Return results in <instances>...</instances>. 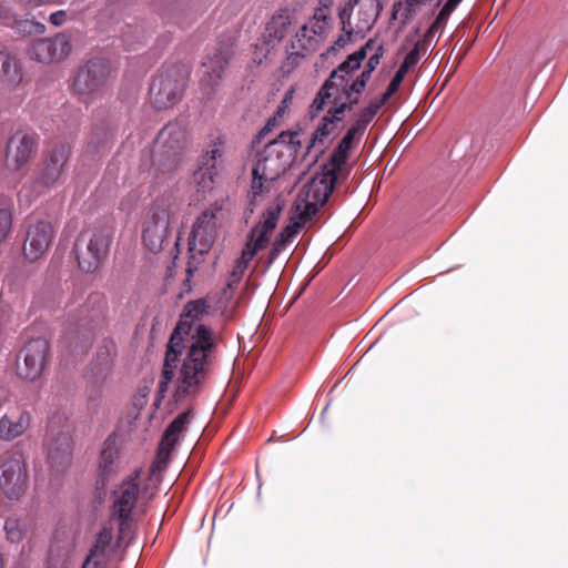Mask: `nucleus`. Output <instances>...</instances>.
I'll return each mask as SVG.
<instances>
[{"instance_id": "6ab92c4d", "label": "nucleus", "mask_w": 568, "mask_h": 568, "mask_svg": "<svg viewBox=\"0 0 568 568\" xmlns=\"http://www.w3.org/2000/svg\"><path fill=\"white\" fill-rule=\"evenodd\" d=\"M71 49L70 38L61 32L50 38H41L33 41L28 53L31 60L51 64L67 59Z\"/></svg>"}, {"instance_id": "423d86ee", "label": "nucleus", "mask_w": 568, "mask_h": 568, "mask_svg": "<svg viewBox=\"0 0 568 568\" xmlns=\"http://www.w3.org/2000/svg\"><path fill=\"white\" fill-rule=\"evenodd\" d=\"M321 169V172L315 173L301 189L297 196L298 217L303 223L312 220L318 209L327 202L342 173L341 169L331 168L328 162H325Z\"/></svg>"}, {"instance_id": "864d4df0", "label": "nucleus", "mask_w": 568, "mask_h": 568, "mask_svg": "<svg viewBox=\"0 0 568 568\" xmlns=\"http://www.w3.org/2000/svg\"><path fill=\"white\" fill-rule=\"evenodd\" d=\"M351 38V32H347L346 36H341L336 41H335V45L338 47V48H343L346 42L349 40Z\"/></svg>"}, {"instance_id": "de8ad7c7", "label": "nucleus", "mask_w": 568, "mask_h": 568, "mask_svg": "<svg viewBox=\"0 0 568 568\" xmlns=\"http://www.w3.org/2000/svg\"><path fill=\"white\" fill-rule=\"evenodd\" d=\"M403 78L399 74H396L390 80L386 91L384 92V99H389L393 94H395L403 82Z\"/></svg>"}, {"instance_id": "4c0bfd02", "label": "nucleus", "mask_w": 568, "mask_h": 568, "mask_svg": "<svg viewBox=\"0 0 568 568\" xmlns=\"http://www.w3.org/2000/svg\"><path fill=\"white\" fill-rule=\"evenodd\" d=\"M372 72L364 68V70L352 81L347 92V103L353 108L358 104L359 95L364 91L368 80L371 79Z\"/></svg>"}, {"instance_id": "6e6d98bb", "label": "nucleus", "mask_w": 568, "mask_h": 568, "mask_svg": "<svg viewBox=\"0 0 568 568\" xmlns=\"http://www.w3.org/2000/svg\"><path fill=\"white\" fill-rule=\"evenodd\" d=\"M0 568H3V559H2V555L0 554Z\"/></svg>"}, {"instance_id": "5701e85b", "label": "nucleus", "mask_w": 568, "mask_h": 568, "mask_svg": "<svg viewBox=\"0 0 568 568\" xmlns=\"http://www.w3.org/2000/svg\"><path fill=\"white\" fill-rule=\"evenodd\" d=\"M223 156V140L217 138L214 140L209 150L201 156L196 176H200L199 183L203 189L211 187L213 179L216 175L217 161Z\"/></svg>"}, {"instance_id": "8fccbe9b", "label": "nucleus", "mask_w": 568, "mask_h": 568, "mask_svg": "<svg viewBox=\"0 0 568 568\" xmlns=\"http://www.w3.org/2000/svg\"><path fill=\"white\" fill-rule=\"evenodd\" d=\"M382 57H383V48L379 47L378 50L373 55L369 57V59L365 65V69L373 72L379 64Z\"/></svg>"}, {"instance_id": "c756f323", "label": "nucleus", "mask_w": 568, "mask_h": 568, "mask_svg": "<svg viewBox=\"0 0 568 568\" xmlns=\"http://www.w3.org/2000/svg\"><path fill=\"white\" fill-rule=\"evenodd\" d=\"M181 355L182 352L178 351V348H173V346H166L161 381L159 382V393L161 394V396H164V394L169 389L170 383L174 378L175 369L180 362Z\"/></svg>"}, {"instance_id": "1a4fd4ad", "label": "nucleus", "mask_w": 568, "mask_h": 568, "mask_svg": "<svg viewBox=\"0 0 568 568\" xmlns=\"http://www.w3.org/2000/svg\"><path fill=\"white\" fill-rule=\"evenodd\" d=\"M71 154V145L65 142L55 143L44 151L32 182L34 197L55 186L61 181L67 172Z\"/></svg>"}, {"instance_id": "58836bf2", "label": "nucleus", "mask_w": 568, "mask_h": 568, "mask_svg": "<svg viewBox=\"0 0 568 568\" xmlns=\"http://www.w3.org/2000/svg\"><path fill=\"white\" fill-rule=\"evenodd\" d=\"M112 538H113L112 528L103 527L99 531L95 542H94L93 547L90 549L89 554H94L99 558H103V559L108 560L106 550L110 547Z\"/></svg>"}, {"instance_id": "39448f33", "label": "nucleus", "mask_w": 568, "mask_h": 568, "mask_svg": "<svg viewBox=\"0 0 568 568\" xmlns=\"http://www.w3.org/2000/svg\"><path fill=\"white\" fill-rule=\"evenodd\" d=\"M281 207L278 205L268 206L263 215V221L257 223L247 235L246 243L242 250L241 256L234 261L232 272L229 275L226 288L234 291L242 281L250 262L270 241V235L277 225Z\"/></svg>"}, {"instance_id": "9d476101", "label": "nucleus", "mask_w": 568, "mask_h": 568, "mask_svg": "<svg viewBox=\"0 0 568 568\" xmlns=\"http://www.w3.org/2000/svg\"><path fill=\"white\" fill-rule=\"evenodd\" d=\"M140 471L124 479L112 493L111 520L119 525V539L126 537L133 523L134 511L140 500Z\"/></svg>"}, {"instance_id": "393cba45", "label": "nucleus", "mask_w": 568, "mask_h": 568, "mask_svg": "<svg viewBox=\"0 0 568 568\" xmlns=\"http://www.w3.org/2000/svg\"><path fill=\"white\" fill-rule=\"evenodd\" d=\"M31 416L26 409L17 408L0 418V439L12 440L21 436L30 426Z\"/></svg>"}, {"instance_id": "bb28decb", "label": "nucleus", "mask_w": 568, "mask_h": 568, "mask_svg": "<svg viewBox=\"0 0 568 568\" xmlns=\"http://www.w3.org/2000/svg\"><path fill=\"white\" fill-rule=\"evenodd\" d=\"M294 21V13L287 9L277 10L266 23L265 38L268 43L282 41Z\"/></svg>"}, {"instance_id": "f8f14e48", "label": "nucleus", "mask_w": 568, "mask_h": 568, "mask_svg": "<svg viewBox=\"0 0 568 568\" xmlns=\"http://www.w3.org/2000/svg\"><path fill=\"white\" fill-rule=\"evenodd\" d=\"M111 245V234L105 229L82 231L74 244L79 268L92 273L106 258Z\"/></svg>"}, {"instance_id": "b1692460", "label": "nucleus", "mask_w": 568, "mask_h": 568, "mask_svg": "<svg viewBox=\"0 0 568 568\" xmlns=\"http://www.w3.org/2000/svg\"><path fill=\"white\" fill-rule=\"evenodd\" d=\"M326 114L321 119L316 130L312 134L311 144L323 142L335 130L337 123L342 122L345 111L352 110L347 102H329Z\"/></svg>"}, {"instance_id": "20e7f679", "label": "nucleus", "mask_w": 568, "mask_h": 568, "mask_svg": "<svg viewBox=\"0 0 568 568\" xmlns=\"http://www.w3.org/2000/svg\"><path fill=\"white\" fill-rule=\"evenodd\" d=\"M298 136L297 131H283L276 139L267 142L256 154L252 174H262L266 181L280 178L291 166L301 149Z\"/></svg>"}, {"instance_id": "dca6fc26", "label": "nucleus", "mask_w": 568, "mask_h": 568, "mask_svg": "<svg viewBox=\"0 0 568 568\" xmlns=\"http://www.w3.org/2000/svg\"><path fill=\"white\" fill-rule=\"evenodd\" d=\"M221 214V207H210L196 217L190 235V251H196L200 254L210 251L217 237Z\"/></svg>"}, {"instance_id": "ea45409f", "label": "nucleus", "mask_w": 568, "mask_h": 568, "mask_svg": "<svg viewBox=\"0 0 568 568\" xmlns=\"http://www.w3.org/2000/svg\"><path fill=\"white\" fill-rule=\"evenodd\" d=\"M353 7H359L366 9V18L364 20L363 28H369L375 21L379 12L383 10L382 0H355Z\"/></svg>"}, {"instance_id": "72a5a7b5", "label": "nucleus", "mask_w": 568, "mask_h": 568, "mask_svg": "<svg viewBox=\"0 0 568 568\" xmlns=\"http://www.w3.org/2000/svg\"><path fill=\"white\" fill-rule=\"evenodd\" d=\"M463 0H447L443 8L440 9L439 13L437 14L434 22L428 28L427 32L424 36V39L427 41H430V38L438 31H442L452 14V12L455 10V8L462 2Z\"/></svg>"}, {"instance_id": "603ef678", "label": "nucleus", "mask_w": 568, "mask_h": 568, "mask_svg": "<svg viewBox=\"0 0 568 568\" xmlns=\"http://www.w3.org/2000/svg\"><path fill=\"white\" fill-rule=\"evenodd\" d=\"M412 69L409 64H407L405 61L402 62L398 70L396 71V74H399L403 79L405 78L406 73Z\"/></svg>"}, {"instance_id": "c9c22d12", "label": "nucleus", "mask_w": 568, "mask_h": 568, "mask_svg": "<svg viewBox=\"0 0 568 568\" xmlns=\"http://www.w3.org/2000/svg\"><path fill=\"white\" fill-rule=\"evenodd\" d=\"M388 99H384V93L381 98H374L372 99L366 106L361 109L355 119L359 124H362L364 128L367 129L369 123L374 120L378 111L382 109V106L386 103Z\"/></svg>"}, {"instance_id": "7ed1b4c3", "label": "nucleus", "mask_w": 568, "mask_h": 568, "mask_svg": "<svg viewBox=\"0 0 568 568\" xmlns=\"http://www.w3.org/2000/svg\"><path fill=\"white\" fill-rule=\"evenodd\" d=\"M189 146V134L183 121L168 122L156 134L150 153L155 172L172 173L181 165Z\"/></svg>"}, {"instance_id": "49530a36", "label": "nucleus", "mask_w": 568, "mask_h": 568, "mask_svg": "<svg viewBox=\"0 0 568 568\" xmlns=\"http://www.w3.org/2000/svg\"><path fill=\"white\" fill-rule=\"evenodd\" d=\"M22 30L29 33H43L45 30V27L43 23L26 20L21 24Z\"/></svg>"}, {"instance_id": "4be33fe9", "label": "nucleus", "mask_w": 568, "mask_h": 568, "mask_svg": "<svg viewBox=\"0 0 568 568\" xmlns=\"http://www.w3.org/2000/svg\"><path fill=\"white\" fill-rule=\"evenodd\" d=\"M192 418V412L189 409L179 414L166 427L159 445L156 462L152 466V469L156 465L166 464L172 450L174 449L180 436L186 430L187 425Z\"/></svg>"}, {"instance_id": "473e14b6", "label": "nucleus", "mask_w": 568, "mask_h": 568, "mask_svg": "<svg viewBox=\"0 0 568 568\" xmlns=\"http://www.w3.org/2000/svg\"><path fill=\"white\" fill-rule=\"evenodd\" d=\"M463 0H447L443 8L440 9L439 13L437 14L434 22L428 28L427 32L424 36V39L427 41H430V38L438 31H442L452 14V12L455 10V8L462 2Z\"/></svg>"}, {"instance_id": "3c124183", "label": "nucleus", "mask_w": 568, "mask_h": 568, "mask_svg": "<svg viewBox=\"0 0 568 568\" xmlns=\"http://www.w3.org/2000/svg\"><path fill=\"white\" fill-rule=\"evenodd\" d=\"M50 22L53 24V26H61L64 23L65 21V12L64 11H57V12H53L50 14V18H49Z\"/></svg>"}, {"instance_id": "a211bd4d", "label": "nucleus", "mask_w": 568, "mask_h": 568, "mask_svg": "<svg viewBox=\"0 0 568 568\" xmlns=\"http://www.w3.org/2000/svg\"><path fill=\"white\" fill-rule=\"evenodd\" d=\"M55 230L48 220H36L28 224L26 237L22 246V253L29 262H36L42 257L49 250Z\"/></svg>"}, {"instance_id": "4d7b16f0", "label": "nucleus", "mask_w": 568, "mask_h": 568, "mask_svg": "<svg viewBox=\"0 0 568 568\" xmlns=\"http://www.w3.org/2000/svg\"><path fill=\"white\" fill-rule=\"evenodd\" d=\"M27 190H28V187L24 185V186H22L21 192L27 191Z\"/></svg>"}, {"instance_id": "79ce46f5", "label": "nucleus", "mask_w": 568, "mask_h": 568, "mask_svg": "<svg viewBox=\"0 0 568 568\" xmlns=\"http://www.w3.org/2000/svg\"><path fill=\"white\" fill-rule=\"evenodd\" d=\"M4 530L8 540L11 542H19L23 538V529L18 519L8 518L4 523Z\"/></svg>"}, {"instance_id": "ddd939ff", "label": "nucleus", "mask_w": 568, "mask_h": 568, "mask_svg": "<svg viewBox=\"0 0 568 568\" xmlns=\"http://www.w3.org/2000/svg\"><path fill=\"white\" fill-rule=\"evenodd\" d=\"M111 74L110 62L103 58H94L79 68L73 82L72 91L82 101L97 95L106 87Z\"/></svg>"}, {"instance_id": "6e6552de", "label": "nucleus", "mask_w": 568, "mask_h": 568, "mask_svg": "<svg viewBox=\"0 0 568 568\" xmlns=\"http://www.w3.org/2000/svg\"><path fill=\"white\" fill-rule=\"evenodd\" d=\"M47 458L55 475L63 474L72 464L73 439L70 425L61 415L52 416L44 437Z\"/></svg>"}, {"instance_id": "412c9836", "label": "nucleus", "mask_w": 568, "mask_h": 568, "mask_svg": "<svg viewBox=\"0 0 568 568\" xmlns=\"http://www.w3.org/2000/svg\"><path fill=\"white\" fill-rule=\"evenodd\" d=\"M36 139L27 133L18 132L12 135L7 145L6 166L18 171L31 159L36 150Z\"/></svg>"}, {"instance_id": "9b49d317", "label": "nucleus", "mask_w": 568, "mask_h": 568, "mask_svg": "<svg viewBox=\"0 0 568 568\" xmlns=\"http://www.w3.org/2000/svg\"><path fill=\"white\" fill-rule=\"evenodd\" d=\"M187 71L180 65L161 70L150 87V100L158 110L172 108L181 101L187 81Z\"/></svg>"}, {"instance_id": "09e8293b", "label": "nucleus", "mask_w": 568, "mask_h": 568, "mask_svg": "<svg viewBox=\"0 0 568 568\" xmlns=\"http://www.w3.org/2000/svg\"><path fill=\"white\" fill-rule=\"evenodd\" d=\"M266 181L262 174H253L252 185H251V195L252 197H256L263 191V182Z\"/></svg>"}, {"instance_id": "e433bc0d", "label": "nucleus", "mask_w": 568, "mask_h": 568, "mask_svg": "<svg viewBox=\"0 0 568 568\" xmlns=\"http://www.w3.org/2000/svg\"><path fill=\"white\" fill-rule=\"evenodd\" d=\"M12 201L0 197V244L8 237L12 229Z\"/></svg>"}, {"instance_id": "c85d7f7f", "label": "nucleus", "mask_w": 568, "mask_h": 568, "mask_svg": "<svg viewBox=\"0 0 568 568\" xmlns=\"http://www.w3.org/2000/svg\"><path fill=\"white\" fill-rule=\"evenodd\" d=\"M108 123V121H101L93 126L87 143L89 153L95 154L103 151L113 140V130Z\"/></svg>"}, {"instance_id": "4468645a", "label": "nucleus", "mask_w": 568, "mask_h": 568, "mask_svg": "<svg viewBox=\"0 0 568 568\" xmlns=\"http://www.w3.org/2000/svg\"><path fill=\"white\" fill-rule=\"evenodd\" d=\"M328 18L318 10L304 23L291 40L286 51L288 57H306L315 52L326 38Z\"/></svg>"}, {"instance_id": "f03ea898", "label": "nucleus", "mask_w": 568, "mask_h": 568, "mask_svg": "<svg viewBox=\"0 0 568 568\" xmlns=\"http://www.w3.org/2000/svg\"><path fill=\"white\" fill-rule=\"evenodd\" d=\"M368 47L369 42L349 54L344 62L331 72L328 79L322 84L310 105L308 114L311 119L318 116L329 102L347 101V89L351 87V80L354 72L359 69L362 61L366 58Z\"/></svg>"}, {"instance_id": "cd10ccee", "label": "nucleus", "mask_w": 568, "mask_h": 568, "mask_svg": "<svg viewBox=\"0 0 568 568\" xmlns=\"http://www.w3.org/2000/svg\"><path fill=\"white\" fill-rule=\"evenodd\" d=\"M23 79L20 60L4 51H0V81L8 88L18 87Z\"/></svg>"}, {"instance_id": "c03bdc74", "label": "nucleus", "mask_w": 568, "mask_h": 568, "mask_svg": "<svg viewBox=\"0 0 568 568\" xmlns=\"http://www.w3.org/2000/svg\"><path fill=\"white\" fill-rule=\"evenodd\" d=\"M16 16L11 9L4 3L0 2V22L4 26L11 27L16 23Z\"/></svg>"}, {"instance_id": "37998d69", "label": "nucleus", "mask_w": 568, "mask_h": 568, "mask_svg": "<svg viewBox=\"0 0 568 568\" xmlns=\"http://www.w3.org/2000/svg\"><path fill=\"white\" fill-rule=\"evenodd\" d=\"M292 99V91L287 92L286 95H285V99L284 101L282 102V104L278 106L277 109V112L275 114V116H273L272 119H270L267 121V125L260 132V135H264L266 131H270L268 129V125L271 123H278L280 122V119L283 116V114L285 113V110H286V102L287 100Z\"/></svg>"}, {"instance_id": "a878e982", "label": "nucleus", "mask_w": 568, "mask_h": 568, "mask_svg": "<svg viewBox=\"0 0 568 568\" xmlns=\"http://www.w3.org/2000/svg\"><path fill=\"white\" fill-rule=\"evenodd\" d=\"M365 131L366 128L359 124L356 120L353 121V124L349 126L327 160L331 168H338L343 171V166L347 160L348 153L352 150L354 142L359 141Z\"/></svg>"}, {"instance_id": "aec40b11", "label": "nucleus", "mask_w": 568, "mask_h": 568, "mask_svg": "<svg viewBox=\"0 0 568 568\" xmlns=\"http://www.w3.org/2000/svg\"><path fill=\"white\" fill-rule=\"evenodd\" d=\"M49 343L44 338L31 339L22 349L23 364L18 365L19 375L26 379L38 378L45 365Z\"/></svg>"}, {"instance_id": "2f4dec72", "label": "nucleus", "mask_w": 568, "mask_h": 568, "mask_svg": "<svg viewBox=\"0 0 568 568\" xmlns=\"http://www.w3.org/2000/svg\"><path fill=\"white\" fill-rule=\"evenodd\" d=\"M118 449L112 443L105 442L99 457V474L105 479L115 470Z\"/></svg>"}, {"instance_id": "f704fd0d", "label": "nucleus", "mask_w": 568, "mask_h": 568, "mask_svg": "<svg viewBox=\"0 0 568 568\" xmlns=\"http://www.w3.org/2000/svg\"><path fill=\"white\" fill-rule=\"evenodd\" d=\"M463 0H447L443 8L440 9L439 13L437 14L434 22L428 28L427 32L424 36V39L427 41H430V38L438 31H442L452 14V12L455 10V8L462 2Z\"/></svg>"}, {"instance_id": "2eb2a0df", "label": "nucleus", "mask_w": 568, "mask_h": 568, "mask_svg": "<svg viewBox=\"0 0 568 568\" xmlns=\"http://www.w3.org/2000/svg\"><path fill=\"white\" fill-rule=\"evenodd\" d=\"M233 54V43L231 41L221 42L202 62L200 84L207 94L215 92V89L224 78Z\"/></svg>"}, {"instance_id": "f257e3e1", "label": "nucleus", "mask_w": 568, "mask_h": 568, "mask_svg": "<svg viewBox=\"0 0 568 568\" xmlns=\"http://www.w3.org/2000/svg\"><path fill=\"white\" fill-rule=\"evenodd\" d=\"M210 305L205 298L189 301L180 314L166 346L183 352L186 348L179 376L175 396L178 399L195 395L205 383L210 366L215 359V352L221 336L210 326L195 323L209 314Z\"/></svg>"}, {"instance_id": "f3484780", "label": "nucleus", "mask_w": 568, "mask_h": 568, "mask_svg": "<svg viewBox=\"0 0 568 568\" xmlns=\"http://www.w3.org/2000/svg\"><path fill=\"white\" fill-rule=\"evenodd\" d=\"M26 465L9 454L0 457V488L9 499H19L27 490Z\"/></svg>"}, {"instance_id": "0eeeda50", "label": "nucleus", "mask_w": 568, "mask_h": 568, "mask_svg": "<svg viewBox=\"0 0 568 568\" xmlns=\"http://www.w3.org/2000/svg\"><path fill=\"white\" fill-rule=\"evenodd\" d=\"M181 202L171 194L158 197L152 204L144 221L143 243L149 251L158 253L162 250L170 223L178 216Z\"/></svg>"}, {"instance_id": "a18cd8bd", "label": "nucleus", "mask_w": 568, "mask_h": 568, "mask_svg": "<svg viewBox=\"0 0 568 568\" xmlns=\"http://www.w3.org/2000/svg\"><path fill=\"white\" fill-rule=\"evenodd\" d=\"M106 559L99 558L94 554H89L84 560L82 568H105Z\"/></svg>"}, {"instance_id": "7c9ffc66", "label": "nucleus", "mask_w": 568, "mask_h": 568, "mask_svg": "<svg viewBox=\"0 0 568 568\" xmlns=\"http://www.w3.org/2000/svg\"><path fill=\"white\" fill-rule=\"evenodd\" d=\"M302 223H293L290 225H286L280 234L276 236L275 241L272 244L271 251L268 253V261L267 264H272L275 258L280 255V253L285 248V246L292 242V240L296 236L298 233V230L301 229Z\"/></svg>"}, {"instance_id": "5fc2aeb1", "label": "nucleus", "mask_w": 568, "mask_h": 568, "mask_svg": "<svg viewBox=\"0 0 568 568\" xmlns=\"http://www.w3.org/2000/svg\"><path fill=\"white\" fill-rule=\"evenodd\" d=\"M26 4L39 6L48 2L49 0H21Z\"/></svg>"}, {"instance_id": "a19ab883", "label": "nucleus", "mask_w": 568, "mask_h": 568, "mask_svg": "<svg viewBox=\"0 0 568 568\" xmlns=\"http://www.w3.org/2000/svg\"><path fill=\"white\" fill-rule=\"evenodd\" d=\"M428 45L429 41H427L426 39L418 40L414 44V48L406 54L404 61L412 68L415 67L420 60L422 54L427 51Z\"/></svg>"}]
</instances>
